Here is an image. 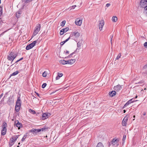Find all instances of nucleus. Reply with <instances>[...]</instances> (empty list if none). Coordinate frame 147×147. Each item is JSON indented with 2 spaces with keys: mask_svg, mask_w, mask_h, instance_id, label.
I'll list each match as a JSON object with an SVG mask.
<instances>
[{
  "mask_svg": "<svg viewBox=\"0 0 147 147\" xmlns=\"http://www.w3.org/2000/svg\"><path fill=\"white\" fill-rule=\"evenodd\" d=\"M20 144V142H19V143H18V144Z\"/></svg>",
  "mask_w": 147,
  "mask_h": 147,
  "instance_id": "338daca9",
  "label": "nucleus"
},
{
  "mask_svg": "<svg viewBox=\"0 0 147 147\" xmlns=\"http://www.w3.org/2000/svg\"><path fill=\"white\" fill-rule=\"evenodd\" d=\"M109 95L111 97H113L116 95V92L115 91H113L111 92H109Z\"/></svg>",
  "mask_w": 147,
  "mask_h": 147,
  "instance_id": "2eb2a0df",
  "label": "nucleus"
},
{
  "mask_svg": "<svg viewBox=\"0 0 147 147\" xmlns=\"http://www.w3.org/2000/svg\"><path fill=\"white\" fill-rule=\"evenodd\" d=\"M144 46L145 47H147V42H145L144 44Z\"/></svg>",
  "mask_w": 147,
  "mask_h": 147,
  "instance_id": "37998d69",
  "label": "nucleus"
},
{
  "mask_svg": "<svg viewBox=\"0 0 147 147\" xmlns=\"http://www.w3.org/2000/svg\"><path fill=\"white\" fill-rule=\"evenodd\" d=\"M47 85V84L46 83L43 84L42 86V88H45V87Z\"/></svg>",
  "mask_w": 147,
  "mask_h": 147,
  "instance_id": "e433bc0d",
  "label": "nucleus"
},
{
  "mask_svg": "<svg viewBox=\"0 0 147 147\" xmlns=\"http://www.w3.org/2000/svg\"><path fill=\"white\" fill-rule=\"evenodd\" d=\"M128 120V117L126 116L123 118L122 122V125L123 126H125L126 125V122Z\"/></svg>",
  "mask_w": 147,
  "mask_h": 147,
  "instance_id": "9d476101",
  "label": "nucleus"
},
{
  "mask_svg": "<svg viewBox=\"0 0 147 147\" xmlns=\"http://www.w3.org/2000/svg\"><path fill=\"white\" fill-rule=\"evenodd\" d=\"M37 42V40H35L32 43L28 45L26 47V50H28L32 48L36 44Z\"/></svg>",
  "mask_w": 147,
  "mask_h": 147,
  "instance_id": "20e7f679",
  "label": "nucleus"
},
{
  "mask_svg": "<svg viewBox=\"0 0 147 147\" xmlns=\"http://www.w3.org/2000/svg\"><path fill=\"white\" fill-rule=\"evenodd\" d=\"M60 63L63 65L67 64V61H65L64 60H61L59 61Z\"/></svg>",
  "mask_w": 147,
  "mask_h": 147,
  "instance_id": "a211bd4d",
  "label": "nucleus"
},
{
  "mask_svg": "<svg viewBox=\"0 0 147 147\" xmlns=\"http://www.w3.org/2000/svg\"><path fill=\"white\" fill-rule=\"evenodd\" d=\"M35 93L39 97H40V95L39 94H38V93L36 92H35Z\"/></svg>",
  "mask_w": 147,
  "mask_h": 147,
  "instance_id": "c03bdc74",
  "label": "nucleus"
},
{
  "mask_svg": "<svg viewBox=\"0 0 147 147\" xmlns=\"http://www.w3.org/2000/svg\"><path fill=\"white\" fill-rule=\"evenodd\" d=\"M140 6L144 8L147 6V0H141L140 3Z\"/></svg>",
  "mask_w": 147,
  "mask_h": 147,
  "instance_id": "39448f33",
  "label": "nucleus"
},
{
  "mask_svg": "<svg viewBox=\"0 0 147 147\" xmlns=\"http://www.w3.org/2000/svg\"><path fill=\"white\" fill-rule=\"evenodd\" d=\"M113 35L111 36V37H110V38H111V45H112V41L113 40Z\"/></svg>",
  "mask_w": 147,
  "mask_h": 147,
  "instance_id": "4c0bfd02",
  "label": "nucleus"
},
{
  "mask_svg": "<svg viewBox=\"0 0 147 147\" xmlns=\"http://www.w3.org/2000/svg\"><path fill=\"white\" fill-rule=\"evenodd\" d=\"M119 142V140L117 139L114 138L111 141V144L114 145L117 143Z\"/></svg>",
  "mask_w": 147,
  "mask_h": 147,
  "instance_id": "f3484780",
  "label": "nucleus"
},
{
  "mask_svg": "<svg viewBox=\"0 0 147 147\" xmlns=\"http://www.w3.org/2000/svg\"><path fill=\"white\" fill-rule=\"evenodd\" d=\"M23 59V57H22V58H21L20 59H19V60H20V61H21V60H22V59Z\"/></svg>",
  "mask_w": 147,
  "mask_h": 147,
  "instance_id": "6e6d98bb",
  "label": "nucleus"
},
{
  "mask_svg": "<svg viewBox=\"0 0 147 147\" xmlns=\"http://www.w3.org/2000/svg\"><path fill=\"white\" fill-rule=\"evenodd\" d=\"M125 137H124V136H123V141L124 140H125Z\"/></svg>",
  "mask_w": 147,
  "mask_h": 147,
  "instance_id": "603ef678",
  "label": "nucleus"
},
{
  "mask_svg": "<svg viewBox=\"0 0 147 147\" xmlns=\"http://www.w3.org/2000/svg\"><path fill=\"white\" fill-rule=\"evenodd\" d=\"M16 16L17 18H19V16H18V15H17V14H16Z\"/></svg>",
  "mask_w": 147,
  "mask_h": 147,
  "instance_id": "4d7b16f0",
  "label": "nucleus"
},
{
  "mask_svg": "<svg viewBox=\"0 0 147 147\" xmlns=\"http://www.w3.org/2000/svg\"><path fill=\"white\" fill-rule=\"evenodd\" d=\"M67 61V64H72L75 62L76 59H73Z\"/></svg>",
  "mask_w": 147,
  "mask_h": 147,
  "instance_id": "4468645a",
  "label": "nucleus"
},
{
  "mask_svg": "<svg viewBox=\"0 0 147 147\" xmlns=\"http://www.w3.org/2000/svg\"><path fill=\"white\" fill-rule=\"evenodd\" d=\"M45 128H43L40 129H39V130H40V131H43L45 130L46 129Z\"/></svg>",
  "mask_w": 147,
  "mask_h": 147,
  "instance_id": "ea45409f",
  "label": "nucleus"
},
{
  "mask_svg": "<svg viewBox=\"0 0 147 147\" xmlns=\"http://www.w3.org/2000/svg\"><path fill=\"white\" fill-rule=\"evenodd\" d=\"M19 136V135L13 136L10 139L9 142V144L10 146H12L14 144V142L17 140Z\"/></svg>",
  "mask_w": 147,
  "mask_h": 147,
  "instance_id": "7ed1b4c3",
  "label": "nucleus"
},
{
  "mask_svg": "<svg viewBox=\"0 0 147 147\" xmlns=\"http://www.w3.org/2000/svg\"><path fill=\"white\" fill-rule=\"evenodd\" d=\"M51 114L49 113H44L42 114V120H45L48 118L50 115Z\"/></svg>",
  "mask_w": 147,
  "mask_h": 147,
  "instance_id": "0eeeda50",
  "label": "nucleus"
},
{
  "mask_svg": "<svg viewBox=\"0 0 147 147\" xmlns=\"http://www.w3.org/2000/svg\"><path fill=\"white\" fill-rule=\"evenodd\" d=\"M5 97V96H4V97H3V99H4Z\"/></svg>",
  "mask_w": 147,
  "mask_h": 147,
  "instance_id": "e2e57ef3",
  "label": "nucleus"
},
{
  "mask_svg": "<svg viewBox=\"0 0 147 147\" xmlns=\"http://www.w3.org/2000/svg\"><path fill=\"white\" fill-rule=\"evenodd\" d=\"M112 20L113 22H115L117 20V17L116 16H113L112 18Z\"/></svg>",
  "mask_w": 147,
  "mask_h": 147,
  "instance_id": "412c9836",
  "label": "nucleus"
},
{
  "mask_svg": "<svg viewBox=\"0 0 147 147\" xmlns=\"http://www.w3.org/2000/svg\"><path fill=\"white\" fill-rule=\"evenodd\" d=\"M69 30V28L68 27H66L62 29L60 31V34L61 35L63 34L64 33L66 32Z\"/></svg>",
  "mask_w": 147,
  "mask_h": 147,
  "instance_id": "1a4fd4ad",
  "label": "nucleus"
},
{
  "mask_svg": "<svg viewBox=\"0 0 147 147\" xmlns=\"http://www.w3.org/2000/svg\"><path fill=\"white\" fill-rule=\"evenodd\" d=\"M78 49V48H77V49H76V51H75V52H78L79 51V49Z\"/></svg>",
  "mask_w": 147,
  "mask_h": 147,
  "instance_id": "09e8293b",
  "label": "nucleus"
},
{
  "mask_svg": "<svg viewBox=\"0 0 147 147\" xmlns=\"http://www.w3.org/2000/svg\"><path fill=\"white\" fill-rule=\"evenodd\" d=\"M138 97V96H136L135 97V98H137Z\"/></svg>",
  "mask_w": 147,
  "mask_h": 147,
  "instance_id": "052dcab7",
  "label": "nucleus"
},
{
  "mask_svg": "<svg viewBox=\"0 0 147 147\" xmlns=\"http://www.w3.org/2000/svg\"><path fill=\"white\" fill-rule=\"evenodd\" d=\"M6 131H7V129H3L1 130V135H2L3 136L5 135L6 134Z\"/></svg>",
  "mask_w": 147,
  "mask_h": 147,
  "instance_id": "6ab92c4d",
  "label": "nucleus"
},
{
  "mask_svg": "<svg viewBox=\"0 0 147 147\" xmlns=\"http://www.w3.org/2000/svg\"><path fill=\"white\" fill-rule=\"evenodd\" d=\"M18 13V14H20V13H19V12Z\"/></svg>",
  "mask_w": 147,
  "mask_h": 147,
  "instance_id": "774afa93",
  "label": "nucleus"
},
{
  "mask_svg": "<svg viewBox=\"0 0 147 147\" xmlns=\"http://www.w3.org/2000/svg\"><path fill=\"white\" fill-rule=\"evenodd\" d=\"M147 64L146 65H145L144 67H143V68H144V69H146L147 68Z\"/></svg>",
  "mask_w": 147,
  "mask_h": 147,
  "instance_id": "de8ad7c7",
  "label": "nucleus"
},
{
  "mask_svg": "<svg viewBox=\"0 0 147 147\" xmlns=\"http://www.w3.org/2000/svg\"><path fill=\"white\" fill-rule=\"evenodd\" d=\"M110 3H107L106 4V6L107 7H108L110 6Z\"/></svg>",
  "mask_w": 147,
  "mask_h": 147,
  "instance_id": "a18cd8bd",
  "label": "nucleus"
},
{
  "mask_svg": "<svg viewBox=\"0 0 147 147\" xmlns=\"http://www.w3.org/2000/svg\"><path fill=\"white\" fill-rule=\"evenodd\" d=\"M29 132H32L34 135H35V129H32L29 131Z\"/></svg>",
  "mask_w": 147,
  "mask_h": 147,
  "instance_id": "393cba45",
  "label": "nucleus"
},
{
  "mask_svg": "<svg viewBox=\"0 0 147 147\" xmlns=\"http://www.w3.org/2000/svg\"><path fill=\"white\" fill-rule=\"evenodd\" d=\"M41 26L40 24H38L35 27L32 38H33L34 36L36 35L39 32L40 30Z\"/></svg>",
  "mask_w": 147,
  "mask_h": 147,
  "instance_id": "f03ea898",
  "label": "nucleus"
},
{
  "mask_svg": "<svg viewBox=\"0 0 147 147\" xmlns=\"http://www.w3.org/2000/svg\"><path fill=\"white\" fill-rule=\"evenodd\" d=\"M144 8V12L145 13L146 15L147 16V6Z\"/></svg>",
  "mask_w": 147,
  "mask_h": 147,
  "instance_id": "473e14b6",
  "label": "nucleus"
},
{
  "mask_svg": "<svg viewBox=\"0 0 147 147\" xmlns=\"http://www.w3.org/2000/svg\"><path fill=\"white\" fill-rule=\"evenodd\" d=\"M65 20L61 22L60 24V26H63L65 23Z\"/></svg>",
  "mask_w": 147,
  "mask_h": 147,
  "instance_id": "cd10ccee",
  "label": "nucleus"
},
{
  "mask_svg": "<svg viewBox=\"0 0 147 147\" xmlns=\"http://www.w3.org/2000/svg\"><path fill=\"white\" fill-rule=\"evenodd\" d=\"M17 147H19V146H17Z\"/></svg>",
  "mask_w": 147,
  "mask_h": 147,
  "instance_id": "69168bd1",
  "label": "nucleus"
},
{
  "mask_svg": "<svg viewBox=\"0 0 147 147\" xmlns=\"http://www.w3.org/2000/svg\"><path fill=\"white\" fill-rule=\"evenodd\" d=\"M96 147H104L103 145L101 142L98 143L96 146Z\"/></svg>",
  "mask_w": 147,
  "mask_h": 147,
  "instance_id": "a878e982",
  "label": "nucleus"
},
{
  "mask_svg": "<svg viewBox=\"0 0 147 147\" xmlns=\"http://www.w3.org/2000/svg\"><path fill=\"white\" fill-rule=\"evenodd\" d=\"M19 72L18 71H17L13 73L11 75V76H16L19 73Z\"/></svg>",
  "mask_w": 147,
  "mask_h": 147,
  "instance_id": "bb28decb",
  "label": "nucleus"
},
{
  "mask_svg": "<svg viewBox=\"0 0 147 147\" xmlns=\"http://www.w3.org/2000/svg\"><path fill=\"white\" fill-rule=\"evenodd\" d=\"M122 85L121 86L120 85H118L114 87V89L117 91H119L122 88Z\"/></svg>",
  "mask_w": 147,
  "mask_h": 147,
  "instance_id": "9b49d317",
  "label": "nucleus"
},
{
  "mask_svg": "<svg viewBox=\"0 0 147 147\" xmlns=\"http://www.w3.org/2000/svg\"><path fill=\"white\" fill-rule=\"evenodd\" d=\"M76 6V5H74L72 6L71 7V9H74L75 8Z\"/></svg>",
  "mask_w": 147,
  "mask_h": 147,
  "instance_id": "a19ab883",
  "label": "nucleus"
},
{
  "mask_svg": "<svg viewBox=\"0 0 147 147\" xmlns=\"http://www.w3.org/2000/svg\"><path fill=\"white\" fill-rule=\"evenodd\" d=\"M14 125H15L16 127H18L19 129H20L21 127H22V123H20L18 120H16L15 121Z\"/></svg>",
  "mask_w": 147,
  "mask_h": 147,
  "instance_id": "6e6552de",
  "label": "nucleus"
},
{
  "mask_svg": "<svg viewBox=\"0 0 147 147\" xmlns=\"http://www.w3.org/2000/svg\"><path fill=\"white\" fill-rule=\"evenodd\" d=\"M70 37L68 38H67V39H66L65 40L62 42L60 43V45H61L62 46L66 42H67V41H68Z\"/></svg>",
  "mask_w": 147,
  "mask_h": 147,
  "instance_id": "5701e85b",
  "label": "nucleus"
},
{
  "mask_svg": "<svg viewBox=\"0 0 147 147\" xmlns=\"http://www.w3.org/2000/svg\"><path fill=\"white\" fill-rule=\"evenodd\" d=\"M121 53H119L118 55L117 56V57H116V60H118L121 57Z\"/></svg>",
  "mask_w": 147,
  "mask_h": 147,
  "instance_id": "7c9ffc66",
  "label": "nucleus"
},
{
  "mask_svg": "<svg viewBox=\"0 0 147 147\" xmlns=\"http://www.w3.org/2000/svg\"><path fill=\"white\" fill-rule=\"evenodd\" d=\"M21 101L20 100V98L19 97L18 98L16 102L15 106H18V107H21Z\"/></svg>",
  "mask_w": 147,
  "mask_h": 147,
  "instance_id": "f8f14e48",
  "label": "nucleus"
},
{
  "mask_svg": "<svg viewBox=\"0 0 147 147\" xmlns=\"http://www.w3.org/2000/svg\"><path fill=\"white\" fill-rule=\"evenodd\" d=\"M29 111L30 113L32 114H34L36 113L35 111L32 109H30L29 110Z\"/></svg>",
  "mask_w": 147,
  "mask_h": 147,
  "instance_id": "c85d7f7f",
  "label": "nucleus"
},
{
  "mask_svg": "<svg viewBox=\"0 0 147 147\" xmlns=\"http://www.w3.org/2000/svg\"><path fill=\"white\" fill-rule=\"evenodd\" d=\"M2 126L3 129H7L6 127H7V123L6 122H3L2 124Z\"/></svg>",
  "mask_w": 147,
  "mask_h": 147,
  "instance_id": "aec40b11",
  "label": "nucleus"
},
{
  "mask_svg": "<svg viewBox=\"0 0 147 147\" xmlns=\"http://www.w3.org/2000/svg\"><path fill=\"white\" fill-rule=\"evenodd\" d=\"M1 3V0H0V4Z\"/></svg>",
  "mask_w": 147,
  "mask_h": 147,
  "instance_id": "0e129e2a",
  "label": "nucleus"
},
{
  "mask_svg": "<svg viewBox=\"0 0 147 147\" xmlns=\"http://www.w3.org/2000/svg\"><path fill=\"white\" fill-rule=\"evenodd\" d=\"M40 132V130L39 129H35V135H36L38 133Z\"/></svg>",
  "mask_w": 147,
  "mask_h": 147,
  "instance_id": "c9c22d12",
  "label": "nucleus"
},
{
  "mask_svg": "<svg viewBox=\"0 0 147 147\" xmlns=\"http://www.w3.org/2000/svg\"><path fill=\"white\" fill-rule=\"evenodd\" d=\"M146 113H143V115H146Z\"/></svg>",
  "mask_w": 147,
  "mask_h": 147,
  "instance_id": "bf43d9fd",
  "label": "nucleus"
},
{
  "mask_svg": "<svg viewBox=\"0 0 147 147\" xmlns=\"http://www.w3.org/2000/svg\"><path fill=\"white\" fill-rule=\"evenodd\" d=\"M74 36L76 37H78L80 35L79 33L78 32H74Z\"/></svg>",
  "mask_w": 147,
  "mask_h": 147,
  "instance_id": "2f4dec72",
  "label": "nucleus"
},
{
  "mask_svg": "<svg viewBox=\"0 0 147 147\" xmlns=\"http://www.w3.org/2000/svg\"><path fill=\"white\" fill-rule=\"evenodd\" d=\"M58 76L60 77H61L62 76L63 74L61 73H58Z\"/></svg>",
  "mask_w": 147,
  "mask_h": 147,
  "instance_id": "58836bf2",
  "label": "nucleus"
},
{
  "mask_svg": "<svg viewBox=\"0 0 147 147\" xmlns=\"http://www.w3.org/2000/svg\"><path fill=\"white\" fill-rule=\"evenodd\" d=\"M65 53L66 54H69V51H67Z\"/></svg>",
  "mask_w": 147,
  "mask_h": 147,
  "instance_id": "3c124183",
  "label": "nucleus"
},
{
  "mask_svg": "<svg viewBox=\"0 0 147 147\" xmlns=\"http://www.w3.org/2000/svg\"><path fill=\"white\" fill-rule=\"evenodd\" d=\"M82 20H79L77 21V20L75 21V23L77 25L80 26L82 23Z\"/></svg>",
  "mask_w": 147,
  "mask_h": 147,
  "instance_id": "dca6fc26",
  "label": "nucleus"
},
{
  "mask_svg": "<svg viewBox=\"0 0 147 147\" xmlns=\"http://www.w3.org/2000/svg\"><path fill=\"white\" fill-rule=\"evenodd\" d=\"M47 74L46 71H45L42 74V76L44 77H45L47 76Z\"/></svg>",
  "mask_w": 147,
  "mask_h": 147,
  "instance_id": "f704fd0d",
  "label": "nucleus"
},
{
  "mask_svg": "<svg viewBox=\"0 0 147 147\" xmlns=\"http://www.w3.org/2000/svg\"><path fill=\"white\" fill-rule=\"evenodd\" d=\"M5 32V31L4 32H2L1 34H0V36H1V35H3L4 34V32Z\"/></svg>",
  "mask_w": 147,
  "mask_h": 147,
  "instance_id": "8fccbe9b",
  "label": "nucleus"
},
{
  "mask_svg": "<svg viewBox=\"0 0 147 147\" xmlns=\"http://www.w3.org/2000/svg\"><path fill=\"white\" fill-rule=\"evenodd\" d=\"M2 25V23H0V28L1 27Z\"/></svg>",
  "mask_w": 147,
  "mask_h": 147,
  "instance_id": "864d4df0",
  "label": "nucleus"
},
{
  "mask_svg": "<svg viewBox=\"0 0 147 147\" xmlns=\"http://www.w3.org/2000/svg\"><path fill=\"white\" fill-rule=\"evenodd\" d=\"M132 99H131L129 100H128L126 103V104L124 105L123 107H126L127 105H129V104H131V103H133L134 102V101H132Z\"/></svg>",
  "mask_w": 147,
  "mask_h": 147,
  "instance_id": "ddd939ff",
  "label": "nucleus"
},
{
  "mask_svg": "<svg viewBox=\"0 0 147 147\" xmlns=\"http://www.w3.org/2000/svg\"><path fill=\"white\" fill-rule=\"evenodd\" d=\"M27 134L24 135V136L23 137V138H22V142H23L25 140V139L27 137Z\"/></svg>",
  "mask_w": 147,
  "mask_h": 147,
  "instance_id": "c756f323",
  "label": "nucleus"
},
{
  "mask_svg": "<svg viewBox=\"0 0 147 147\" xmlns=\"http://www.w3.org/2000/svg\"><path fill=\"white\" fill-rule=\"evenodd\" d=\"M74 52H73L71 54H70L68 57H71L73 55V54L74 53Z\"/></svg>",
  "mask_w": 147,
  "mask_h": 147,
  "instance_id": "79ce46f5",
  "label": "nucleus"
},
{
  "mask_svg": "<svg viewBox=\"0 0 147 147\" xmlns=\"http://www.w3.org/2000/svg\"><path fill=\"white\" fill-rule=\"evenodd\" d=\"M123 112H124V113H125V112H126V111H125V110H123Z\"/></svg>",
  "mask_w": 147,
  "mask_h": 147,
  "instance_id": "13d9d810",
  "label": "nucleus"
},
{
  "mask_svg": "<svg viewBox=\"0 0 147 147\" xmlns=\"http://www.w3.org/2000/svg\"><path fill=\"white\" fill-rule=\"evenodd\" d=\"M77 47L78 48H80L82 46V41H79L77 43Z\"/></svg>",
  "mask_w": 147,
  "mask_h": 147,
  "instance_id": "4be33fe9",
  "label": "nucleus"
},
{
  "mask_svg": "<svg viewBox=\"0 0 147 147\" xmlns=\"http://www.w3.org/2000/svg\"><path fill=\"white\" fill-rule=\"evenodd\" d=\"M135 115H134V116H133L134 118H135Z\"/></svg>",
  "mask_w": 147,
  "mask_h": 147,
  "instance_id": "680f3d73",
  "label": "nucleus"
},
{
  "mask_svg": "<svg viewBox=\"0 0 147 147\" xmlns=\"http://www.w3.org/2000/svg\"><path fill=\"white\" fill-rule=\"evenodd\" d=\"M60 77H59L58 76H57L56 77V80H58V79H59V78Z\"/></svg>",
  "mask_w": 147,
  "mask_h": 147,
  "instance_id": "49530a36",
  "label": "nucleus"
},
{
  "mask_svg": "<svg viewBox=\"0 0 147 147\" xmlns=\"http://www.w3.org/2000/svg\"><path fill=\"white\" fill-rule=\"evenodd\" d=\"M17 54H14L13 52H11L9 54V55L7 57V59L10 61H11V64L12 63V61L16 57Z\"/></svg>",
  "mask_w": 147,
  "mask_h": 147,
  "instance_id": "f257e3e1",
  "label": "nucleus"
},
{
  "mask_svg": "<svg viewBox=\"0 0 147 147\" xmlns=\"http://www.w3.org/2000/svg\"><path fill=\"white\" fill-rule=\"evenodd\" d=\"M32 1V0H23L22 1L26 3H28Z\"/></svg>",
  "mask_w": 147,
  "mask_h": 147,
  "instance_id": "72a5a7b5",
  "label": "nucleus"
},
{
  "mask_svg": "<svg viewBox=\"0 0 147 147\" xmlns=\"http://www.w3.org/2000/svg\"><path fill=\"white\" fill-rule=\"evenodd\" d=\"M21 107H18V106H15V110L17 112L19 111Z\"/></svg>",
  "mask_w": 147,
  "mask_h": 147,
  "instance_id": "b1692460",
  "label": "nucleus"
},
{
  "mask_svg": "<svg viewBox=\"0 0 147 147\" xmlns=\"http://www.w3.org/2000/svg\"><path fill=\"white\" fill-rule=\"evenodd\" d=\"M20 61V60H19H19H18L17 61H16V63H17V62H19Z\"/></svg>",
  "mask_w": 147,
  "mask_h": 147,
  "instance_id": "5fc2aeb1",
  "label": "nucleus"
},
{
  "mask_svg": "<svg viewBox=\"0 0 147 147\" xmlns=\"http://www.w3.org/2000/svg\"><path fill=\"white\" fill-rule=\"evenodd\" d=\"M104 25V21L103 19L99 21V28L100 30H102L103 27Z\"/></svg>",
  "mask_w": 147,
  "mask_h": 147,
  "instance_id": "423d86ee",
  "label": "nucleus"
}]
</instances>
